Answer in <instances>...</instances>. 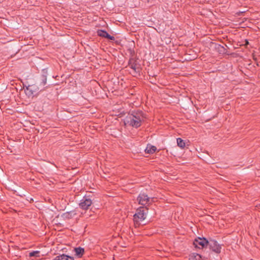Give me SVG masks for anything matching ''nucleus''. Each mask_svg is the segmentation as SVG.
I'll list each match as a JSON object with an SVG mask.
<instances>
[{
    "mask_svg": "<svg viewBox=\"0 0 260 260\" xmlns=\"http://www.w3.org/2000/svg\"><path fill=\"white\" fill-rule=\"evenodd\" d=\"M97 34L100 37L107 38L110 40L114 41L115 40L114 37L110 36L106 31L104 30H98L97 31Z\"/></svg>",
    "mask_w": 260,
    "mask_h": 260,
    "instance_id": "8",
    "label": "nucleus"
},
{
    "mask_svg": "<svg viewBox=\"0 0 260 260\" xmlns=\"http://www.w3.org/2000/svg\"><path fill=\"white\" fill-rule=\"evenodd\" d=\"M128 67L133 70L131 72L132 74H137L140 71V65L134 59L131 58L129 59Z\"/></svg>",
    "mask_w": 260,
    "mask_h": 260,
    "instance_id": "5",
    "label": "nucleus"
},
{
    "mask_svg": "<svg viewBox=\"0 0 260 260\" xmlns=\"http://www.w3.org/2000/svg\"><path fill=\"white\" fill-rule=\"evenodd\" d=\"M66 260H74V258L72 256L66 255Z\"/></svg>",
    "mask_w": 260,
    "mask_h": 260,
    "instance_id": "15",
    "label": "nucleus"
},
{
    "mask_svg": "<svg viewBox=\"0 0 260 260\" xmlns=\"http://www.w3.org/2000/svg\"><path fill=\"white\" fill-rule=\"evenodd\" d=\"M74 251L76 255L79 257H81L84 252V249L81 247L74 248Z\"/></svg>",
    "mask_w": 260,
    "mask_h": 260,
    "instance_id": "10",
    "label": "nucleus"
},
{
    "mask_svg": "<svg viewBox=\"0 0 260 260\" xmlns=\"http://www.w3.org/2000/svg\"><path fill=\"white\" fill-rule=\"evenodd\" d=\"M209 241L205 238L198 237L193 241V245L195 247L202 249L208 245Z\"/></svg>",
    "mask_w": 260,
    "mask_h": 260,
    "instance_id": "4",
    "label": "nucleus"
},
{
    "mask_svg": "<svg viewBox=\"0 0 260 260\" xmlns=\"http://www.w3.org/2000/svg\"><path fill=\"white\" fill-rule=\"evenodd\" d=\"M54 260H65V255L62 254L60 255L56 256Z\"/></svg>",
    "mask_w": 260,
    "mask_h": 260,
    "instance_id": "14",
    "label": "nucleus"
},
{
    "mask_svg": "<svg viewBox=\"0 0 260 260\" xmlns=\"http://www.w3.org/2000/svg\"><path fill=\"white\" fill-rule=\"evenodd\" d=\"M92 204V201L90 199L84 197L79 203L80 207L83 210H87Z\"/></svg>",
    "mask_w": 260,
    "mask_h": 260,
    "instance_id": "7",
    "label": "nucleus"
},
{
    "mask_svg": "<svg viewBox=\"0 0 260 260\" xmlns=\"http://www.w3.org/2000/svg\"><path fill=\"white\" fill-rule=\"evenodd\" d=\"M144 117L141 111L134 112L128 114L124 119L125 125H129L133 127H138L141 126Z\"/></svg>",
    "mask_w": 260,
    "mask_h": 260,
    "instance_id": "1",
    "label": "nucleus"
},
{
    "mask_svg": "<svg viewBox=\"0 0 260 260\" xmlns=\"http://www.w3.org/2000/svg\"><path fill=\"white\" fill-rule=\"evenodd\" d=\"M76 215V212L74 211L66 212V218H71Z\"/></svg>",
    "mask_w": 260,
    "mask_h": 260,
    "instance_id": "12",
    "label": "nucleus"
},
{
    "mask_svg": "<svg viewBox=\"0 0 260 260\" xmlns=\"http://www.w3.org/2000/svg\"><path fill=\"white\" fill-rule=\"evenodd\" d=\"M40 252L39 251H34L29 253V256L30 257L32 256H36L38 257L39 256Z\"/></svg>",
    "mask_w": 260,
    "mask_h": 260,
    "instance_id": "13",
    "label": "nucleus"
},
{
    "mask_svg": "<svg viewBox=\"0 0 260 260\" xmlns=\"http://www.w3.org/2000/svg\"><path fill=\"white\" fill-rule=\"evenodd\" d=\"M208 245L213 251L219 253L221 251V246L219 245L217 242L214 240H210L209 241Z\"/></svg>",
    "mask_w": 260,
    "mask_h": 260,
    "instance_id": "6",
    "label": "nucleus"
},
{
    "mask_svg": "<svg viewBox=\"0 0 260 260\" xmlns=\"http://www.w3.org/2000/svg\"><path fill=\"white\" fill-rule=\"evenodd\" d=\"M177 145L181 148H184L185 146V143L184 141L180 138L177 139Z\"/></svg>",
    "mask_w": 260,
    "mask_h": 260,
    "instance_id": "11",
    "label": "nucleus"
},
{
    "mask_svg": "<svg viewBox=\"0 0 260 260\" xmlns=\"http://www.w3.org/2000/svg\"><path fill=\"white\" fill-rule=\"evenodd\" d=\"M156 150V148L154 146L148 145L146 147L145 151L146 153L151 154L154 153Z\"/></svg>",
    "mask_w": 260,
    "mask_h": 260,
    "instance_id": "9",
    "label": "nucleus"
},
{
    "mask_svg": "<svg viewBox=\"0 0 260 260\" xmlns=\"http://www.w3.org/2000/svg\"><path fill=\"white\" fill-rule=\"evenodd\" d=\"M148 209L146 207H141L138 208L134 215V221L136 226L143 221L146 217Z\"/></svg>",
    "mask_w": 260,
    "mask_h": 260,
    "instance_id": "2",
    "label": "nucleus"
},
{
    "mask_svg": "<svg viewBox=\"0 0 260 260\" xmlns=\"http://www.w3.org/2000/svg\"><path fill=\"white\" fill-rule=\"evenodd\" d=\"M137 201L140 205L148 206L153 202V199L149 198L145 193H141L138 196Z\"/></svg>",
    "mask_w": 260,
    "mask_h": 260,
    "instance_id": "3",
    "label": "nucleus"
}]
</instances>
